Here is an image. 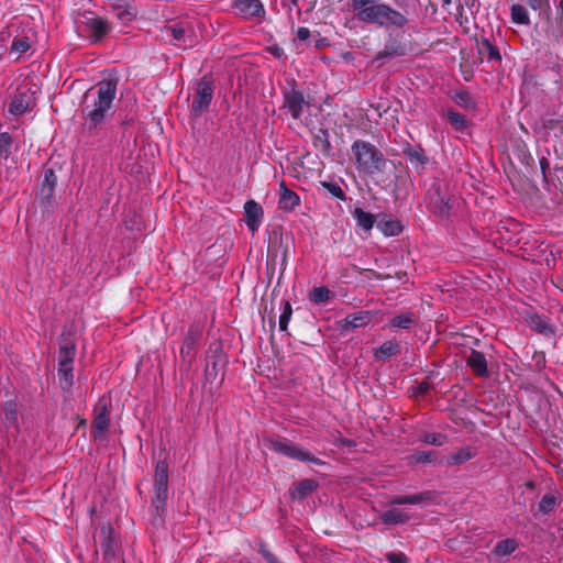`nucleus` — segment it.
I'll list each match as a JSON object with an SVG mask.
<instances>
[{
    "label": "nucleus",
    "instance_id": "nucleus-1",
    "mask_svg": "<svg viewBox=\"0 0 563 563\" xmlns=\"http://www.w3.org/2000/svg\"><path fill=\"white\" fill-rule=\"evenodd\" d=\"M118 85V75L110 73L96 84L95 92H92V89L86 92V102L81 113L86 120V131L90 135L97 134L106 121L113 115V101L117 96Z\"/></svg>",
    "mask_w": 563,
    "mask_h": 563
},
{
    "label": "nucleus",
    "instance_id": "nucleus-2",
    "mask_svg": "<svg viewBox=\"0 0 563 563\" xmlns=\"http://www.w3.org/2000/svg\"><path fill=\"white\" fill-rule=\"evenodd\" d=\"M395 5L393 8L385 2H378L376 5H372L363 14L364 19L361 21L365 24H376L383 29H402L409 23L408 8L409 0H394Z\"/></svg>",
    "mask_w": 563,
    "mask_h": 563
},
{
    "label": "nucleus",
    "instance_id": "nucleus-3",
    "mask_svg": "<svg viewBox=\"0 0 563 563\" xmlns=\"http://www.w3.org/2000/svg\"><path fill=\"white\" fill-rule=\"evenodd\" d=\"M360 173L374 176L383 173L388 161L379 148L368 141L356 140L351 146Z\"/></svg>",
    "mask_w": 563,
    "mask_h": 563
},
{
    "label": "nucleus",
    "instance_id": "nucleus-4",
    "mask_svg": "<svg viewBox=\"0 0 563 563\" xmlns=\"http://www.w3.org/2000/svg\"><path fill=\"white\" fill-rule=\"evenodd\" d=\"M161 33L165 41L180 48L191 47L195 43L194 26L189 22L177 21L164 25Z\"/></svg>",
    "mask_w": 563,
    "mask_h": 563
},
{
    "label": "nucleus",
    "instance_id": "nucleus-5",
    "mask_svg": "<svg viewBox=\"0 0 563 563\" xmlns=\"http://www.w3.org/2000/svg\"><path fill=\"white\" fill-rule=\"evenodd\" d=\"M288 257V238L284 239L282 232L273 231L267 244V269H275L279 261L282 273L286 269Z\"/></svg>",
    "mask_w": 563,
    "mask_h": 563
},
{
    "label": "nucleus",
    "instance_id": "nucleus-6",
    "mask_svg": "<svg viewBox=\"0 0 563 563\" xmlns=\"http://www.w3.org/2000/svg\"><path fill=\"white\" fill-rule=\"evenodd\" d=\"M111 398L102 396L93 407L91 437L95 440H104L110 427Z\"/></svg>",
    "mask_w": 563,
    "mask_h": 563
},
{
    "label": "nucleus",
    "instance_id": "nucleus-7",
    "mask_svg": "<svg viewBox=\"0 0 563 563\" xmlns=\"http://www.w3.org/2000/svg\"><path fill=\"white\" fill-rule=\"evenodd\" d=\"M262 444L273 453L286 457H312L310 453L305 452L301 448L283 437H265L262 440Z\"/></svg>",
    "mask_w": 563,
    "mask_h": 563
},
{
    "label": "nucleus",
    "instance_id": "nucleus-8",
    "mask_svg": "<svg viewBox=\"0 0 563 563\" xmlns=\"http://www.w3.org/2000/svg\"><path fill=\"white\" fill-rule=\"evenodd\" d=\"M214 87L211 80L203 77L198 84L196 93L194 96L190 113L198 118L200 117L211 104L213 98Z\"/></svg>",
    "mask_w": 563,
    "mask_h": 563
},
{
    "label": "nucleus",
    "instance_id": "nucleus-9",
    "mask_svg": "<svg viewBox=\"0 0 563 563\" xmlns=\"http://www.w3.org/2000/svg\"><path fill=\"white\" fill-rule=\"evenodd\" d=\"M428 205L431 211L441 219L448 218L451 211V199L442 194L441 185L434 181L428 190Z\"/></svg>",
    "mask_w": 563,
    "mask_h": 563
},
{
    "label": "nucleus",
    "instance_id": "nucleus-10",
    "mask_svg": "<svg viewBox=\"0 0 563 563\" xmlns=\"http://www.w3.org/2000/svg\"><path fill=\"white\" fill-rule=\"evenodd\" d=\"M57 185V176L52 168H47L44 172V177L40 187L37 201L43 212L48 211L54 202V194Z\"/></svg>",
    "mask_w": 563,
    "mask_h": 563
},
{
    "label": "nucleus",
    "instance_id": "nucleus-11",
    "mask_svg": "<svg viewBox=\"0 0 563 563\" xmlns=\"http://www.w3.org/2000/svg\"><path fill=\"white\" fill-rule=\"evenodd\" d=\"M85 32L92 44L99 43L111 30L109 22L100 16H86Z\"/></svg>",
    "mask_w": 563,
    "mask_h": 563
},
{
    "label": "nucleus",
    "instance_id": "nucleus-12",
    "mask_svg": "<svg viewBox=\"0 0 563 563\" xmlns=\"http://www.w3.org/2000/svg\"><path fill=\"white\" fill-rule=\"evenodd\" d=\"M407 44L401 40L390 35L385 40L383 49L379 51L375 56V62H379L382 64L385 59L402 57L407 54Z\"/></svg>",
    "mask_w": 563,
    "mask_h": 563
},
{
    "label": "nucleus",
    "instance_id": "nucleus-13",
    "mask_svg": "<svg viewBox=\"0 0 563 563\" xmlns=\"http://www.w3.org/2000/svg\"><path fill=\"white\" fill-rule=\"evenodd\" d=\"M308 104L309 102L305 100L303 92L298 90L295 84L289 90L284 91V106L289 110L292 119L298 120L301 117L303 107Z\"/></svg>",
    "mask_w": 563,
    "mask_h": 563
},
{
    "label": "nucleus",
    "instance_id": "nucleus-14",
    "mask_svg": "<svg viewBox=\"0 0 563 563\" xmlns=\"http://www.w3.org/2000/svg\"><path fill=\"white\" fill-rule=\"evenodd\" d=\"M375 312L371 310H362L347 314L340 322V331L342 334L349 333L351 330L365 327L374 319Z\"/></svg>",
    "mask_w": 563,
    "mask_h": 563
},
{
    "label": "nucleus",
    "instance_id": "nucleus-15",
    "mask_svg": "<svg viewBox=\"0 0 563 563\" xmlns=\"http://www.w3.org/2000/svg\"><path fill=\"white\" fill-rule=\"evenodd\" d=\"M402 154L417 173L422 174L427 169L430 159L421 146H413L407 143L402 148Z\"/></svg>",
    "mask_w": 563,
    "mask_h": 563
},
{
    "label": "nucleus",
    "instance_id": "nucleus-16",
    "mask_svg": "<svg viewBox=\"0 0 563 563\" xmlns=\"http://www.w3.org/2000/svg\"><path fill=\"white\" fill-rule=\"evenodd\" d=\"M263 214L262 206L255 200H247L244 203L245 224L253 233L258 230Z\"/></svg>",
    "mask_w": 563,
    "mask_h": 563
},
{
    "label": "nucleus",
    "instance_id": "nucleus-17",
    "mask_svg": "<svg viewBox=\"0 0 563 563\" xmlns=\"http://www.w3.org/2000/svg\"><path fill=\"white\" fill-rule=\"evenodd\" d=\"M225 363V356L220 347L209 351L205 369L207 377L214 380L219 373L224 368Z\"/></svg>",
    "mask_w": 563,
    "mask_h": 563
},
{
    "label": "nucleus",
    "instance_id": "nucleus-18",
    "mask_svg": "<svg viewBox=\"0 0 563 563\" xmlns=\"http://www.w3.org/2000/svg\"><path fill=\"white\" fill-rule=\"evenodd\" d=\"M466 365L471 368L472 373L477 377H488V364L484 353L472 349L470 354L465 357Z\"/></svg>",
    "mask_w": 563,
    "mask_h": 563
},
{
    "label": "nucleus",
    "instance_id": "nucleus-19",
    "mask_svg": "<svg viewBox=\"0 0 563 563\" xmlns=\"http://www.w3.org/2000/svg\"><path fill=\"white\" fill-rule=\"evenodd\" d=\"M233 8L246 19L261 18L265 14V9L261 0H235Z\"/></svg>",
    "mask_w": 563,
    "mask_h": 563
},
{
    "label": "nucleus",
    "instance_id": "nucleus-20",
    "mask_svg": "<svg viewBox=\"0 0 563 563\" xmlns=\"http://www.w3.org/2000/svg\"><path fill=\"white\" fill-rule=\"evenodd\" d=\"M300 203V197L286 186L284 180L279 184L278 209L285 212H291Z\"/></svg>",
    "mask_w": 563,
    "mask_h": 563
},
{
    "label": "nucleus",
    "instance_id": "nucleus-21",
    "mask_svg": "<svg viewBox=\"0 0 563 563\" xmlns=\"http://www.w3.org/2000/svg\"><path fill=\"white\" fill-rule=\"evenodd\" d=\"M477 52L482 57H485L488 63H501V54L499 48L485 36L476 40Z\"/></svg>",
    "mask_w": 563,
    "mask_h": 563
},
{
    "label": "nucleus",
    "instance_id": "nucleus-22",
    "mask_svg": "<svg viewBox=\"0 0 563 563\" xmlns=\"http://www.w3.org/2000/svg\"><path fill=\"white\" fill-rule=\"evenodd\" d=\"M437 495L433 492H422L415 495L397 496L391 499L390 505H420L427 501H434Z\"/></svg>",
    "mask_w": 563,
    "mask_h": 563
},
{
    "label": "nucleus",
    "instance_id": "nucleus-23",
    "mask_svg": "<svg viewBox=\"0 0 563 563\" xmlns=\"http://www.w3.org/2000/svg\"><path fill=\"white\" fill-rule=\"evenodd\" d=\"M200 336H201V330L199 329V327L191 325L188 329V331L184 338L181 349H180V355L184 358L194 356V355H191V352L195 350Z\"/></svg>",
    "mask_w": 563,
    "mask_h": 563
},
{
    "label": "nucleus",
    "instance_id": "nucleus-24",
    "mask_svg": "<svg viewBox=\"0 0 563 563\" xmlns=\"http://www.w3.org/2000/svg\"><path fill=\"white\" fill-rule=\"evenodd\" d=\"M32 98L27 92L16 93L9 103V112L15 117L22 115L31 109Z\"/></svg>",
    "mask_w": 563,
    "mask_h": 563
},
{
    "label": "nucleus",
    "instance_id": "nucleus-25",
    "mask_svg": "<svg viewBox=\"0 0 563 563\" xmlns=\"http://www.w3.org/2000/svg\"><path fill=\"white\" fill-rule=\"evenodd\" d=\"M383 523L388 526L405 523L410 519L409 514L400 508H390L379 515Z\"/></svg>",
    "mask_w": 563,
    "mask_h": 563
},
{
    "label": "nucleus",
    "instance_id": "nucleus-26",
    "mask_svg": "<svg viewBox=\"0 0 563 563\" xmlns=\"http://www.w3.org/2000/svg\"><path fill=\"white\" fill-rule=\"evenodd\" d=\"M113 11L115 16L124 24L134 20L137 15L136 8L123 0L113 5Z\"/></svg>",
    "mask_w": 563,
    "mask_h": 563
},
{
    "label": "nucleus",
    "instance_id": "nucleus-27",
    "mask_svg": "<svg viewBox=\"0 0 563 563\" xmlns=\"http://www.w3.org/2000/svg\"><path fill=\"white\" fill-rule=\"evenodd\" d=\"M377 229L385 235V236H396L399 235L402 232V224L397 219H390L387 216H384L378 222H377Z\"/></svg>",
    "mask_w": 563,
    "mask_h": 563
},
{
    "label": "nucleus",
    "instance_id": "nucleus-28",
    "mask_svg": "<svg viewBox=\"0 0 563 563\" xmlns=\"http://www.w3.org/2000/svg\"><path fill=\"white\" fill-rule=\"evenodd\" d=\"M529 325L532 330L543 335H551L554 332L550 320L538 313H533L529 317Z\"/></svg>",
    "mask_w": 563,
    "mask_h": 563
},
{
    "label": "nucleus",
    "instance_id": "nucleus-29",
    "mask_svg": "<svg viewBox=\"0 0 563 563\" xmlns=\"http://www.w3.org/2000/svg\"><path fill=\"white\" fill-rule=\"evenodd\" d=\"M58 383L64 394H69L74 385V367L73 365L58 364Z\"/></svg>",
    "mask_w": 563,
    "mask_h": 563
},
{
    "label": "nucleus",
    "instance_id": "nucleus-30",
    "mask_svg": "<svg viewBox=\"0 0 563 563\" xmlns=\"http://www.w3.org/2000/svg\"><path fill=\"white\" fill-rule=\"evenodd\" d=\"M352 217L355 219L356 225L366 232H369L376 222L373 213L366 212L358 207L352 211Z\"/></svg>",
    "mask_w": 563,
    "mask_h": 563
},
{
    "label": "nucleus",
    "instance_id": "nucleus-31",
    "mask_svg": "<svg viewBox=\"0 0 563 563\" xmlns=\"http://www.w3.org/2000/svg\"><path fill=\"white\" fill-rule=\"evenodd\" d=\"M400 353V344L397 341H385L378 349L374 350V358L376 361H385L386 358Z\"/></svg>",
    "mask_w": 563,
    "mask_h": 563
},
{
    "label": "nucleus",
    "instance_id": "nucleus-32",
    "mask_svg": "<svg viewBox=\"0 0 563 563\" xmlns=\"http://www.w3.org/2000/svg\"><path fill=\"white\" fill-rule=\"evenodd\" d=\"M317 488V484L312 479H305L289 489L290 497L292 499H302L311 494Z\"/></svg>",
    "mask_w": 563,
    "mask_h": 563
},
{
    "label": "nucleus",
    "instance_id": "nucleus-33",
    "mask_svg": "<svg viewBox=\"0 0 563 563\" xmlns=\"http://www.w3.org/2000/svg\"><path fill=\"white\" fill-rule=\"evenodd\" d=\"M168 464L166 460H158L155 468L154 489L167 490Z\"/></svg>",
    "mask_w": 563,
    "mask_h": 563
},
{
    "label": "nucleus",
    "instance_id": "nucleus-34",
    "mask_svg": "<svg viewBox=\"0 0 563 563\" xmlns=\"http://www.w3.org/2000/svg\"><path fill=\"white\" fill-rule=\"evenodd\" d=\"M320 187L324 189L332 198H335L340 201L346 200V195L344 190L341 188L340 184L332 180H321L319 183Z\"/></svg>",
    "mask_w": 563,
    "mask_h": 563
},
{
    "label": "nucleus",
    "instance_id": "nucleus-35",
    "mask_svg": "<svg viewBox=\"0 0 563 563\" xmlns=\"http://www.w3.org/2000/svg\"><path fill=\"white\" fill-rule=\"evenodd\" d=\"M452 100L465 109L472 110L476 108V102L471 92L467 90H456L452 96Z\"/></svg>",
    "mask_w": 563,
    "mask_h": 563
},
{
    "label": "nucleus",
    "instance_id": "nucleus-36",
    "mask_svg": "<svg viewBox=\"0 0 563 563\" xmlns=\"http://www.w3.org/2000/svg\"><path fill=\"white\" fill-rule=\"evenodd\" d=\"M2 411L4 415V421L8 427L18 428V409L14 401H5L2 405Z\"/></svg>",
    "mask_w": 563,
    "mask_h": 563
},
{
    "label": "nucleus",
    "instance_id": "nucleus-37",
    "mask_svg": "<svg viewBox=\"0 0 563 563\" xmlns=\"http://www.w3.org/2000/svg\"><path fill=\"white\" fill-rule=\"evenodd\" d=\"M76 354L75 344L67 343L59 346L58 350V364L73 365Z\"/></svg>",
    "mask_w": 563,
    "mask_h": 563
},
{
    "label": "nucleus",
    "instance_id": "nucleus-38",
    "mask_svg": "<svg viewBox=\"0 0 563 563\" xmlns=\"http://www.w3.org/2000/svg\"><path fill=\"white\" fill-rule=\"evenodd\" d=\"M511 21L515 24L528 25L530 24V18L526 8L521 4H512L510 8Z\"/></svg>",
    "mask_w": 563,
    "mask_h": 563
},
{
    "label": "nucleus",
    "instance_id": "nucleus-39",
    "mask_svg": "<svg viewBox=\"0 0 563 563\" xmlns=\"http://www.w3.org/2000/svg\"><path fill=\"white\" fill-rule=\"evenodd\" d=\"M382 0H351V4L355 16L358 21L364 19L363 14L367 13L366 11L372 7L376 5Z\"/></svg>",
    "mask_w": 563,
    "mask_h": 563
},
{
    "label": "nucleus",
    "instance_id": "nucleus-40",
    "mask_svg": "<svg viewBox=\"0 0 563 563\" xmlns=\"http://www.w3.org/2000/svg\"><path fill=\"white\" fill-rule=\"evenodd\" d=\"M31 48V40L29 36H16L13 38L11 46H10V53H14L18 56H21L22 54L26 53Z\"/></svg>",
    "mask_w": 563,
    "mask_h": 563
},
{
    "label": "nucleus",
    "instance_id": "nucleus-41",
    "mask_svg": "<svg viewBox=\"0 0 563 563\" xmlns=\"http://www.w3.org/2000/svg\"><path fill=\"white\" fill-rule=\"evenodd\" d=\"M446 118L455 131L463 132L467 128L466 118L454 110H448Z\"/></svg>",
    "mask_w": 563,
    "mask_h": 563
},
{
    "label": "nucleus",
    "instance_id": "nucleus-42",
    "mask_svg": "<svg viewBox=\"0 0 563 563\" xmlns=\"http://www.w3.org/2000/svg\"><path fill=\"white\" fill-rule=\"evenodd\" d=\"M419 440L428 445L442 446L446 443L448 437L440 432L423 433Z\"/></svg>",
    "mask_w": 563,
    "mask_h": 563
},
{
    "label": "nucleus",
    "instance_id": "nucleus-43",
    "mask_svg": "<svg viewBox=\"0 0 563 563\" xmlns=\"http://www.w3.org/2000/svg\"><path fill=\"white\" fill-rule=\"evenodd\" d=\"M517 549V542L514 539H506L503 541H499L495 548L494 553L497 556H506L515 552Z\"/></svg>",
    "mask_w": 563,
    "mask_h": 563
},
{
    "label": "nucleus",
    "instance_id": "nucleus-44",
    "mask_svg": "<svg viewBox=\"0 0 563 563\" xmlns=\"http://www.w3.org/2000/svg\"><path fill=\"white\" fill-rule=\"evenodd\" d=\"M413 322H415L413 313L407 312V313H401V314L394 317L389 321V324L393 328L409 329L413 324Z\"/></svg>",
    "mask_w": 563,
    "mask_h": 563
},
{
    "label": "nucleus",
    "instance_id": "nucleus-45",
    "mask_svg": "<svg viewBox=\"0 0 563 563\" xmlns=\"http://www.w3.org/2000/svg\"><path fill=\"white\" fill-rule=\"evenodd\" d=\"M282 309H283V311L279 316L278 327H279V330L284 332V331H287V329H288V324H289V321L292 316V308L288 300H284L283 305H282Z\"/></svg>",
    "mask_w": 563,
    "mask_h": 563
},
{
    "label": "nucleus",
    "instance_id": "nucleus-46",
    "mask_svg": "<svg viewBox=\"0 0 563 563\" xmlns=\"http://www.w3.org/2000/svg\"><path fill=\"white\" fill-rule=\"evenodd\" d=\"M331 291L324 287L313 288L309 294V299L313 303H322L329 300Z\"/></svg>",
    "mask_w": 563,
    "mask_h": 563
},
{
    "label": "nucleus",
    "instance_id": "nucleus-47",
    "mask_svg": "<svg viewBox=\"0 0 563 563\" xmlns=\"http://www.w3.org/2000/svg\"><path fill=\"white\" fill-rule=\"evenodd\" d=\"M556 506V497L549 493L543 495L541 500L539 501L538 508L539 511L542 514H549L551 512Z\"/></svg>",
    "mask_w": 563,
    "mask_h": 563
},
{
    "label": "nucleus",
    "instance_id": "nucleus-48",
    "mask_svg": "<svg viewBox=\"0 0 563 563\" xmlns=\"http://www.w3.org/2000/svg\"><path fill=\"white\" fill-rule=\"evenodd\" d=\"M13 140L10 133L1 132L0 133V156L3 158H8L11 154V146Z\"/></svg>",
    "mask_w": 563,
    "mask_h": 563
},
{
    "label": "nucleus",
    "instance_id": "nucleus-49",
    "mask_svg": "<svg viewBox=\"0 0 563 563\" xmlns=\"http://www.w3.org/2000/svg\"><path fill=\"white\" fill-rule=\"evenodd\" d=\"M356 268V272L358 273L360 276H363L367 279H377V280H383V279H387L389 276L388 275H382L379 273H377L376 271L374 269H371V268H360V267H355Z\"/></svg>",
    "mask_w": 563,
    "mask_h": 563
},
{
    "label": "nucleus",
    "instance_id": "nucleus-50",
    "mask_svg": "<svg viewBox=\"0 0 563 563\" xmlns=\"http://www.w3.org/2000/svg\"><path fill=\"white\" fill-rule=\"evenodd\" d=\"M167 498V490L164 489H154V497H153V506L156 510L162 508L166 501Z\"/></svg>",
    "mask_w": 563,
    "mask_h": 563
},
{
    "label": "nucleus",
    "instance_id": "nucleus-51",
    "mask_svg": "<svg viewBox=\"0 0 563 563\" xmlns=\"http://www.w3.org/2000/svg\"><path fill=\"white\" fill-rule=\"evenodd\" d=\"M527 3L534 11H537V10L544 11V12L550 11L549 0H527Z\"/></svg>",
    "mask_w": 563,
    "mask_h": 563
},
{
    "label": "nucleus",
    "instance_id": "nucleus-52",
    "mask_svg": "<svg viewBox=\"0 0 563 563\" xmlns=\"http://www.w3.org/2000/svg\"><path fill=\"white\" fill-rule=\"evenodd\" d=\"M389 563H408L409 559L402 552H388L385 555Z\"/></svg>",
    "mask_w": 563,
    "mask_h": 563
},
{
    "label": "nucleus",
    "instance_id": "nucleus-53",
    "mask_svg": "<svg viewBox=\"0 0 563 563\" xmlns=\"http://www.w3.org/2000/svg\"><path fill=\"white\" fill-rule=\"evenodd\" d=\"M329 132L325 129H320L318 131V134H316V140L321 142L323 145V148L325 151H329L331 147L330 141H329Z\"/></svg>",
    "mask_w": 563,
    "mask_h": 563
},
{
    "label": "nucleus",
    "instance_id": "nucleus-54",
    "mask_svg": "<svg viewBox=\"0 0 563 563\" xmlns=\"http://www.w3.org/2000/svg\"><path fill=\"white\" fill-rule=\"evenodd\" d=\"M431 390V384L428 379H424L418 384L415 389V396H424Z\"/></svg>",
    "mask_w": 563,
    "mask_h": 563
},
{
    "label": "nucleus",
    "instance_id": "nucleus-55",
    "mask_svg": "<svg viewBox=\"0 0 563 563\" xmlns=\"http://www.w3.org/2000/svg\"><path fill=\"white\" fill-rule=\"evenodd\" d=\"M260 553L267 561V563H283L277 559V556L274 553L267 550L263 544L260 547Z\"/></svg>",
    "mask_w": 563,
    "mask_h": 563
},
{
    "label": "nucleus",
    "instance_id": "nucleus-56",
    "mask_svg": "<svg viewBox=\"0 0 563 563\" xmlns=\"http://www.w3.org/2000/svg\"><path fill=\"white\" fill-rule=\"evenodd\" d=\"M555 21L558 24H563V0H559L555 10Z\"/></svg>",
    "mask_w": 563,
    "mask_h": 563
},
{
    "label": "nucleus",
    "instance_id": "nucleus-57",
    "mask_svg": "<svg viewBox=\"0 0 563 563\" xmlns=\"http://www.w3.org/2000/svg\"><path fill=\"white\" fill-rule=\"evenodd\" d=\"M310 37V30L301 26L297 30V38L300 41H307Z\"/></svg>",
    "mask_w": 563,
    "mask_h": 563
},
{
    "label": "nucleus",
    "instance_id": "nucleus-58",
    "mask_svg": "<svg viewBox=\"0 0 563 563\" xmlns=\"http://www.w3.org/2000/svg\"><path fill=\"white\" fill-rule=\"evenodd\" d=\"M268 52L276 58H280L284 56V49L278 45L269 46Z\"/></svg>",
    "mask_w": 563,
    "mask_h": 563
},
{
    "label": "nucleus",
    "instance_id": "nucleus-59",
    "mask_svg": "<svg viewBox=\"0 0 563 563\" xmlns=\"http://www.w3.org/2000/svg\"><path fill=\"white\" fill-rule=\"evenodd\" d=\"M539 164H540L541 173H542L543 177L545 178L547 170L550 168V162L545 157H542L539 161Z\"/></svg>",
    "mask_w": 563,
    "mask_h": 563
},
{
    "label": "nucleus",
    "instance_id": "nucleus-60",
    "mask_svg": "<svg viewBox=\"0 0 563 563\" xmlns=\"http://www.w3.org/2000/svg\"><path fill=\"white\" fill-rule=\"evenodd\" d=\"M456 20L460 22L461 25H463L464 23H468V19L467 16H464L463 15V4H460L459 8H457V18Z\"/></svg>",
    "mask_w": 563,
    "mask_h": 563
},
{
    "label": "nucleus",
    "instance_id": "nucleus-61",
    "mask_svg": "<svg viewBox=\"0 0 563 563\" xmlns=\"http://www.w3.org/2000/svg\"><path fill=\"white\" fill-rule=\"evenodd\" d=\"M338 445H339L340 448H344V446H346V448H351V446H354V445H355V443H354V441L349 440V439H339V440H338Z\"/></svg>",
    "mask_w": 563,
    "mask_h": 563
},
{
    "label": "nucleus",
    "instance_id": "nucleus-62",
    "mask_svg": "<svg viewBox=\"0 0 563 563\" xmlns=\"http://www.w3.org/2000/svg\"><path fill=\"white\" fill-rule=\"evenodd\" d=\"M464 3L468 7V9L471 10V14L474 15L477 11H478V7L476 8L475 11H473V8L475 7V0H472L471 3H468V0H465Z\"/></svg>",
    "mask_w": 563,
    "mask_h": 563
},
{
    "label": "nucleus",
    "instance_id": "nucleus-63",
    "mask_svg": "<svg viewBox=\"0 0 563 563\" xmlns=\"http://www.w3.org/2000/svg\"><path fill=\"white\" fill-rule=\"evenodd\" d=\"M552 465L558 470V473H561L563 476V460H558V463Z\"/></svg>",
    "mask_w": 563,
    "mask_h": 563
},
{
    "label": "nucleus",
    "instance_id": "nucleus-64",
    "mask_svg": "<svg viewBox=\"0 0 563 563\" xmlns=\"http://www.w3.org/2000/svg\"><path fill=\"white\" fill-rule=\"evenodd\" d=\"M453 457H456V459H460V457H472V454L470 452H459L457 454H455Z\"/></svg>",
    "mask_w": 563,
    "mask_h": 563
}]
</instances>
